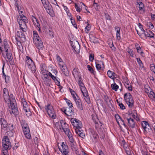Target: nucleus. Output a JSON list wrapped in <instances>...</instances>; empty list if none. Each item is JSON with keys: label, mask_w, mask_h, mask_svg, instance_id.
Listing matches in <instances>:
<instances>
[{"label": "nucleus", "mask_w": 155, "mask_h": 155, "mask_svg": "<svg viewBox=\"0 0 155 155\" xmlns=\"http://www.w3.org/2000/svg\"><path fill=\"white\" fill-rule=\"evenodd\" d=\"M3 96L6 103L10 104L11 110L10 113L13 114L15 116L18 115V112L16 103V101L12 94H9L8 90L5 88L3 90Z\"/></svg>", "instance_id": "obj_1"}, {"label": "nucleus", "mask_w": 155, "mask_h": 155, "mask_svg": "<svg viewBox=\"0 0 155 155\" xmlns=\"http://www.w3.org/2000/svg\"><path fill=\"white\" fill-rule=\"evenodd\" d=\"M3 46L5 51V53L3 52L1 50V48L0 47V50L2 51L3 56L4 58H7L9 61H12V54L9 45L7 41H4Z\"/></svg>", "instance_id": "obj_2"}, {"label": "nucleus", "mask_w": 155, "mask_h": 155, "mask_svg": "<svg viewBox=\"0 0 155 155\" xmlns=\"http://www.w3.org/2000/svg\"><path fill=\"white\" fill-rule=\"evenodd\" d=\"M33 37L34 43L35 46L39 49L42 50L44 47L43 42L36 31H33Z\"/></svg>", "instance_id": "obj_3"}, {"label": "nucleus", "mask_w": 155, "mask_h": 155, "mask_svg": "<svg viewBox=\"0 0 155 155\" xmlns=\"http://www.w3.org/2000/svg\"><path fill=\"white\" fill-rule=\"evenodd\" d=\"M81 93L82 94L84 99L85 102L88 104L91 103L90 97L88 94V91L85 87L83 83H80L79 84Z\"/></svg>", "instance_id": "obj_4"}, {"label": "nucleus", "mask_w": 155, "mask_h": 155, "mask_svg": "<svg viewBox=\"0 0 155 155\" xmlns=\"http://www.w3.org/2000/svg\"><path fill=\"white\" fill-rule=\"evenodd\" d=\"M18 21L20 27V30L22 31L23 32H26L27 29L26 24L28 22L27 18L25 16H23L22 19H18Z\"/></svg>", "instance_id": "obj_5"}, {"label": "nucleus", "mask_w": 155, "mask_h": 155, "mask_svg": "<svg viewBox=\"0 0 155 155\" xmlns=\"http://www.w3.org/2000/svg\"><path fill=\"white\" fill-rule=\"evenodd\" d=\"M25 65L27 67L32 73L35 72L36 68L34 63L30 57L28 56L26 57Z\"/></svg>", "instance_id": "obj_6"}, {"label": "nucleus", "mask_w": 155, "mask_h": 155, "mask_svg": "<svg viewBox=\"0 0 155 155\" xmlns=\"http://www.w3.org/2000/svg\"><path fill=\"white\" fill-rule=\"evenodd\" d=\"M56 125H59L58 128L61 130H63L65 134H66L68 131H70L68 128V125L63 120H60L59 122L56 123Z\"/></svg>", "instance_id": "obj_7"}, {"label": "nucleus", "mask_w": 155, "mask_h": 155, "mask_svg": "<svg viewBox=\"0 0 155 155\" xmlns=\"http://www.w3.org/2000/svg\"><path fill=\"white\" fill-rule=\"evenodd\" d=\"M125 101L128 105L129 107H132L134 106V101L132 96L130 93H126L124 94Z\"/></svg>", "instance_id": "obj_8"}, {"label": "nucleus", "mask_w": 155, "mask_h": 155, "mask_svg": "<svg viewBox=\"0 0 155 155\" xmlns=\"http://www.w3.org/2000/svg\"><path fill=\"white\" fill-rule=\"evenodd\" d=\"M43 6L48 14L51 15L53 13V10L51 5L48 0H41Z\"/></svg>", "instance_id": "obj_9"}, {"label": "nucleus", "mask_w": 155, "mask_h": 155, "mask_svg": "<svg viewBox=\"0 0 155 155\" xmlns=\"http://www.w3.org/2000/svg\"><path fill=\"white\" fill-rule=\"evenodd\" d=\"M45 108L50 117L53 119L55 118L56 115L55 111L52 106L50 104H48L45 106Z\"/></svg>", "instance_id": "obj_10"}, {"label": "nucleus", "mask_w": 155, "mask_h": 155, "mask_svg": "<svg viewBox=\"0 0 155 155\" xmlns=\"http://www.w3.org/2000/svg\"><path fill=\"white\" fill-rule=\"evenodd\" d=\"M2 143L3 148L5 150H8L10 148L11 144L9 141V139L7 136H4L2 140Z\"/></svg>", "instance_id": "obj_11"}, {"label": "nucleus", "mask_w": 155, "mask_h": 155, "mask_svg": "<svg viewBox=\"0 0 155 155\" xmlns=\"http://www.w3.org/2000/svg\"><path fill=\"white\" fill-rule=\"evenodd\" d=\"M71 44L74 50L75 53H79L80 51V46L78 42L77 41H71Z\"/></svg>", "instance_id": "obj_12"}, {"label": "nucleus", "mask_w": 155, "mask_h": 155, "mask_svg": "<svg viewBox=\"0 0 155 155\" xmlns=\"http://www.w3.org/2000/svg\"><path fill=\"white\" fill-rule=\"evenodd\" d=\"M141 125L144 130L147 132L150 133L152 132V130L147 121H143L141 123Z\"/></svg>", "instance_id": "obj_13"}, {"label": "nucleus", "mask_w": 155, "mask_h": 155, "mask_svg": "<svg viewBox=\"0 0 155 155\" xmlns=\"http://www.w3.org/2000/svg\"><path fill=\"white\" fill-rule=\"evenodd\" d=\"M71 122L74 127L77 128H81L82 127V124L81 121L76 119L72 118Z\"/></svg>", "instance_id": "obj_14"}, {"label": "nucleus", "mask_w": 155, "mask_h": 155, "mask_svg": "<svg viewBox=\"0 0 155 155\" xmlns=\"http://www.w3.org/2000/svg\"><path fill=\"white\" fill-rule=\"evenodd\" d=\"M17 36L18 37V38H16V39L20 40L21 41V42H24L26 41V38H25L24 32H22L21 31H18L16 33Z\"/></svg>", "instance_id": "obj_15"}, {"label": "nucleus", "mask_w": 155, "mask_h": 155, "mask_svg": "<svg viewBox=\"0 0 155 155\" xmlns=\"http://www.w3.org/2000/svg\"><path fill=\"white\" fill-rule=\"evenodd\" d=\"M59 67L62 71L63 74L66 76L69 75L68 70L64 63L62 64V65H59Z\"/></svg>", "instance_id": "obj_16"}, {"label": "nucleus", "mask_w": 155, "mask_h": 155, "mask_svg": "<svg viewBox=\"0 0 155 155\" xmlns=\"http://www.w3.org/2000/svg\"><path fill=\"white\" fill-rule=\"evenodd\" d=\"M61 146L62 149L61 150L59 149L60 151L61 152L63 155H67L69 153L68 148V146L64 144V142H63Z\"/></svg>", "instance_id": "obj_17"}, {"label": "nucleus", "mask_w": 155, "mask_h": 155, "mask_svg": "<svg viewBox=\"0 0 155 155\" xmlns=\"http://www.w3.org/2000/svg\"><path fill=\"white\" fill-rule=\"evenodd\" d=\"M21 124L23 133L30 132L29 127L27 123L25 120H22L21 122Z\"/></svg>", "instance_id": "obj_18"}, {"label": "nucleus", "mask_w": 155, "mask_h": 155, "mask_svg": "<svg viewBox=\"0 0 155 155\" xmlns=\"http://www.w3.org/2000/svg\"><path fill=\"white\" fill-rule=\"evenodd\" d=\"M0 121L2 129L4 130L6 129V127L8 124L5 118L4 117H1L0 119Z\"/></svg>", "instance_id": "obj_19"}, {"label": "nucleus", "mask_w": 155, "mask_h": 155, "mask_svg": "<svg viewBox=\"0 0 155 155\" xmlns=\"http://www.w3.org/2000/svg\"><path fill=\"white\" fill-rule=\"evenodd\" d=\"M127 120L128 121V125L130 127L132 128L135 127L136 123L133 119L131 118H127Z\"/></svg>", "instance_id": "obj_20"}, {"label": "nucleus", "mask_w": 155, "mask_h": 155, "mask_svg": "<svg viewBox=\"0 0 155 155\" xmlns=\"http://www.w3.org/2000/svg\"><path fill=\"white\" fill-rule=\"evenodd\" d=\"M76 104L77 108L80 110H83V106L81 101L80 98L74 101Z\"/></svg>", "instance_id": "obj_21"}, {"label": "nucleus", "mask_w": 155, "mask_h": 155, "mask_svg": "<svg viewBox=\"0 0 155 155\" xmlns=\"http://www.w3.org/2000/svg\"><path fill=\"white\" fill-rule=\"evenodd\" d=\"M137 3L139 5V12L141 14H143L145 12L144 10L143 9L144 8V4L141 2H139Z\"/></svg>", "instance_id": "obj_22"}, {"label": "nucleus", "mask_w": 155, "mask_h": 155, "mask_svg": "<svg viewBox=\"0 0 155 155\" xmlns=\"http://www.w3.org/2000/svg\"><path fill=\"white\" fill-rule=\"evenodd\" d=\"M144 34L145 36L146 37H150L151 38H153L154 37V34L152 32L149 30L147 31L146 32L145 31L144 33H142Z\"/></svg>", "instance_id": "obj_23"}, {"label": "nucleus", "mask_w": 155, "mask_h": 155, "mask_svg": "<svg viewBox=\"0 0 155 155\" xmlns=\"http://www.w3.org/2000/svg\"><path fill=\"white\" fill-rule=\"evenodd\" d=\"M72 73L76 80L79 78V77H81L80 75V73L78 71L77 69L74 68L73 71Z\"/></svg>", "instance_id": "obj_24"}, {"label": "nucleus", "mask_w": 155, "mask_h": 155, "mask_svg": "<svg viewBox=\"0 0 155 155\" xmlns=\"http://www.w3.org/2000/svg\"><path fill=\"white\" fill-rule=\"evenodd\" d=\"M70 145L72 150L76 154H78V148L76 145V143L74 142L73 143H71Z\"/></svg>", "instance_id": "obj_25"}, {"label": "nucleus", "mask_w": 155, "mask_h": 155, "mask_svg": "<svg viewBox=\"0 0 155 155\" xmlns=\"http://www.w3.org/2000/svg\"><path fill=\"white\" fill-rule=\"evenodd\" d=\"M101 62L102 63V66H101L100 64L96 63V68L98 71H104L105 68L104 64L102 61H101Z\"/></svg>", "instance_id": "obj_26"}, {"label": "nucleus", "mask_w": 155, "mask_h": 155, "mask_svg": "<svg viewBox=\"0 0 155 155\" xmlns=\"http://www.w3.org/2000/svg\"><path fill=\"white\" fill-rule=\"evenodd\" d=\"M65 134L67 135L71 143H73L74 142V140L73 138L72 135L70 131H68L67 133Z\"/></svg>", "instance_id": "obj_27"}, {"label": "nucleus", "mask_w": 155, "mask_h": 155, "mask_svg": "<svg viewBox=\"0 0 155 155\" xmlns=\"http://www.w3.org/2000/svg\"><path fill=\"white\" fill-rule=\"evenodd\" d=\"M68 113H67V115L68 116H71V117H74V110L72 108H70L69 107L68 110H67Z\"/></svg>", "instance_id": "obj_28"}, {"label": "nucleus", "mask_w": 155, "mask_h": 155, "mask_svg": "<svg viewBox=\"0 0 155 155\" xmlns=\"http://www.w3.org/2000/svg\"><path fill=\"white\" fill-rule=\"evenodd\" d=\"M129 83L130 82L128 80H126V82L124 84V85L126 88L128 89L130 91H132V86Z\"/></svg>", "instance_id": "obj_29"}, {"label": "nucleus", "mask_w": 155, "mask_h": 155, "mask_svg": "<svg viewBox=\"0 0 155 155\" xmlns=\"http://www.w3.org/2000/svg\"><path fill=\"white\" fill-rule=\"evenodd\" d=\"M20 10L19 9V7H18L17 10L19 14V17L18 18V19H22V18L23 17V16H25L23 15V13H24L23 12V10L21 7H20Z\"/></svg>", "instance_id": "obj_30"}, {"label": "nucleus", "mask_w": 155, "mask_h": 155, "mask_svg": "<svg viewBox=\"0 0 155 155\" xmlns=\"http://www.w3.org/2000/svg\"><path fill=\"white\" fill-rule=\"evenodd\" d=\"M21 102L22 103L23 105V106L24 110H25L26 109H28L29 108L27 104V103L25 101V100L24 98H22L21 100Z\"/></svg>", "instance_id": "obj_31"}, {"label": "nucleus", "mask_w": 155, "mask_h": 155, "mask_svg": "<svg viewBox=\"0 0 155 155\" xmlns=\"http://www.w3.org/2000/svg\"><path fill=\"white\" fill-rule=\"evenodd\" d=\"M56 57L58 61V65H62V64L64 63V62L63 61L62 59L57 54L56 55Z\"/></svg>", "instance_id": "obj_32"}, {"label": "nucleus", "mask_w": 155, "mask_h": 155, "mask_svg": "<svg viewBox=\"0 0 155 155\" xmlns=\"http://www.w3.org/2000/svg\"><path fill=\"white\" fill-rule=\"evenodd\" d=\"M7 129H5V130L8 132L9 131H12L14 129L13 124H8V126L7 127Z\"/></svg>", "instance_id": "obj_33"}, {"label": "nucleus", "mask_w": 155, "mask_h": 155, "mask_svg": "<svg viewBox=\"0 0 155 155\" xmlns=\"http://www.w3.org/2000/svg\"><path fill=\"white\" fill-rule=\"evenodd\" d=\"M44 82L45 84H46L47 86H49L51 84V80L49 78H47L44 80Z\"/></svg>", "instance_id": "obj_34"}, {"label": "nucleus", "mask_w": 155, "mask_h": 155, "mask_svg": "<svg viewBox=\"0 0 155 155\" xmlns=\"http://www.w3.org/2000/svg\"><path fill=\"white\" fill-rule=\"evenodd\" d=\"M40 68L41 72L42 73H46V71L45 69V65L44 64H41L40 65Z\"/></svg>", "instance_id": "obj_35"}, {"label": "nucleus", "mask_w": 155, "mask_h": 155, "mask_svg": "<svg viewBox=\"0 0 155 155\" xmlns=\"http://www.w3.org/2000/svg\"><path fill=\"white\" fill-rule=\"evenodd\" d=\"M107 74L108 77L113 79H114V76L115 73L113 71H111L109 70L107 71Z\"/></svg>", "instance_id": "obj_36"}, {"label": "nucleus", "mask_w": 155, "mask_h": 155, "mask_svg": "<svg viewBox=\"0 0 155 155\" xmlns=\"http://www.w3.org/2000/svg\"><path fill=\"white\" fill-rule=\"evenodd\" d=\"M133 113H136V110H134L132 111V113H131V115L132 117H134L135 119L136 120H139V118L138 117V116H137V114L136 113V114H134Z\"/></svg>", "instance_id": "obj_37"}, {"label": "nucleus", "mask_w": 155, "mask_h": 155, "mask_svg": "<svg viewBox=\"0 0 155 155\" xmlns=\"http://www.w3.org/2000/svg\"><path fill=\"white\" fill-rule=\"evenodd\" d=\"M47 34L49 36V37L50 38H53L54 37V33L52 31V29L51 28H49L48 31L47 32Z\"/></svg>", "instance_id": "obj_38"}, {"label": "nucleus", "mask_w": 155, "mask_h": 155, "mask_svg": "<svg viewBox=\"0 0 155 155\" xmlns=\"http://www.w3.org/2000/svg\"><path fill=\"white\" fill-rule=\"evenodd\" d=\"M136 59L139 64V66H140V67L141 68V69H142L143 68V65L142 61L139 58H136Z\"/></svg>", "instance_id": "obj_39"}, {"label": "nucleus", "mask_w": 155, "mask_h": 155, "mask_svg": "<svg viewBox=\"0 0 155 155\" xmlns=\"http://www.w3.org/2000/svg\"><path fill=\"white\" fill-rule=\"evenodd\" d=\"M75 8L76 9V11L78 12H80L81 10V8H80V4H79L74 3Z\"/></svg>", "instance_id": "obj_40"}, {"label": "nucleus", "mask_w": 155, "mask_h": 155, "mask_svg": "<svg viewBox=\"0 0 155 155\" xmlns=\"http://www.w3.org/2000/svg\"><path fill=\"white\" fill-rule=\"evenodd\" d=\"M115 117L116 118L120 119V120L122 122H121V123L125 127H126V125L124 123V120L122 119V118L120 116H119L118 115H117V116H116Z\"/></svg>", "instance_id": "obj_41"}, {"label": "nucleus", "mask_w": 155, "mask_h": 155, "mask_svg": "<svg viewBox=\"0 0 155 155\" xmlns=\"http://www.w3.org/2000/svg\"><path fill=\"white\" fill-rule=\"evenodd\" d=\"M111 87L112 88V89L114 90L115 91H117V89L119 87L115 83L114 84H112L111 85Z\"/></svg>", "instance_id": "obj_42"}, {"label": "nucleus", "mask_w": 155, "mask_h": 155, "mask_svg": "<svg viewBox=\"0 0 155 155\" xmlns=\"http://www.w3.org/2000/svg\"><path fill=\"white\" fill-rule=\"evenodd\" d=\"M127 51L131 57L133 58L134 57L133 51L132 49L128 48L127 49Z\"/></svg>", "instance_id": "obj_43"}, {"label": "nucleus", "mask_w": 155, "mask_h": 155, "mask_svg": "<svg viewBox=\"0 0 155 155\" xmlns=\"http://www.w3.org/2000/svg\"><path fill=\"white\" fill-rule=\"evenodd\" d=\"M154 93L152 91H150L148 94L149 97L151 99H155Z\"/></svg>", "instance_id": "obj_44"}, {"label": "nucleus", "mask_w": 155, "mask_h": 155, "mask_svg": "<svg viewBox=\"0 0 155 155\" xmlns=\"http://www.w3.org/2000/svg\"><path fill=\"white\" fill-rule=\"evenodd\" d=\"M24 110L26 113V115L28 116V117L31 115V112L30 111L29 108H28V109H26L25 110Z\"/></svg>", "instance_id": "obj_45"}, {"label": "nucleus", "mask_w": 155, "mask_h": 155, "mask_svg": "<svg viewBox=\"0 0 155 155\" xmlns=\"http://www.w3.org/2000/svg\"><path fill=\"white\" fill-rule=\"evenodd\" d=\"M25 137L28 139H31V137L30 133V131L28 132H25V133H24Z\"/></svg>", "instance_id": "obj_46"}, {"label": "nucleus", "mask_w": 155, "mask_h": 155, "mask_svg": "<svg viewBox=\"0 0 155 155\" xmlns=\"http://www.w3.org/2000/svg\"><path fill=\"white\" fill-rule=\"evenodd\" d=\"M3 78L5 79L6 83H8L9 82L10 78L8 76L6 75Z\"/></svg>", "instance_id": "obj_47"}, {"label": "nucleus", "mask_w": 155, "mask_h": 155, "mask_svg": "<svg viewBox=\"0 0 155 155\" xmlns=\"http://www.w3.org/2000/svg\"><path fill=\"white\" fill-rule=\"evenodd\" d=\"M66 103L68 106H69V107H73V105L69 100H68L66 101Z\"/></svg>", "instance_id": "obj_48"}, {"label": "nucleus", "mask_w": 155, "mask_h": 155, "mask_svg": "<svg viewBox=\"0 0 155 155\" xmlns=\"http://www.w3.org/2000/svg\"><path fill=\"white\" fill-rule=\"evenodd\" d=\"M94 58V54H90L89 56V60L91 61H93Z\"/></svg>", "instance_id": "obj_49"}, {"label": "nucleus", "mask_w": 155, "mask_h": 155, "mask_svg": "<svg viewBox=\"0 0 155 155\" xmlns=\"http://www.w3.org/2000/svg\"><path fill=\"white\" fill-rule=\"evenodd\" d=\"M87 25H88L85 27V31L87 33H88L89 32V31L90 29V28L89 27V24H88Z\"/></svg>", "instance_id": "obj_50"}, {"label": "nucleus", "mask_w": 155, "mask_h": 155, "mask_svg": "<svg viewBox=\"0 0 155 155\" xmlns=\"http://www.w3.org/2000/svg\"><path fill=\"white\" fill-rule=\"evenodd\" d=\"M143 155H150V153H148L147 150H142L141 151Z\"/></svg>", "instance_id": "obj_51"}, {"label": "nucleus", "mask_w": 155, "mask_h": 155, "mask_svg": "<svg viewBox=\"0 0 155 155\" xmlns=\"http://www.w3.org/2000/svg\"><path fill=\"white\" fill-rule=\"evenodd\" d=\"M136 49L137 50V52L138 53H139L142 56V54H143V51H141V52H140L139 51L141 50V48L139 46L138 47H136Z\"/></svg>", "instance_id": "obj_52"}, {"label": "nucleus", "mask_w": 155, "mask_h": 155, "mask_svg": "<svg viewBox=\"0 0 155 155\" xmlns=\"http://www.w3.org/2000/svg\"><path fill=\"white\" fill-rule=\"evenodd\" d=\"M93 6L94 7L96 10H97L98 9L99 5L97 3H96L94 1L93 3Z\"/></svg>", "instance_id": "obj_53"}, {"label": "nucleus", "mask_w": 155, "mask_h": 155, "mask_svg": "<svg viewBox=\"0 0 155 155\" xmlns=\"http://www.w3.org/2000/svg\"><path fill=\"white\" fill-rule=\"evenodd\" d=\"M125 152L127 155H131V152L129 148H127V149H125Z\"/></svg>", "instance_id": "obj_54"}, {"label": "nucleus", "mask_w": 155, "mask_h": 155, "mask_svg": "<svg viewBox=\"0 0 155 155\" xmlns=\"http://www.w3.org/2000/svg\"><path fill=\"white\" fill-rule=\"evenodd\" d=\"M147 87L146 88L145 87V91L148 94L149 93L150 91H151V89L148 86H147Z\"/></svg>", "instance_id": "obj_55"}, {"label": "nucleus", "mask_w": 155, "mask_h": 155, "mask_svg": "<svg viewBox=\"0 0 155 155\" xmlns=\"http://www.w3.org/2000/svg\"><path fill=\"white\" fill-rule=\"evenodd\" d=\"M87 68H88L89 71H91V72L92 73H93L94 72V70L93 69V68L89 65H87Z\"/></svg>", "instance_id": "obj_56"}, {"label": "nucleus", "mask_w": 155, "mask_h": 155, "mask_svg": "<svg viewBox=\"0 0 155 155\" xmlns=\"http://www.w3.org/2000/svg\"><path fill=\"white\" fill-rule=\"evenodd\" d=\"M119 106L121 109L124 110L125 108V106L122 103H119Z\"/></svg>", "instance_id": "obj_57"}, {"label": "nucleus", "mask_w": 155, "mask_h": 155, "mask_svg": "<svg viewBox=\"0 0 155 155\" xmlns=\"http://www.w3.org/2000/svg\"><path fill=\"white\" fill-rule=\"evenodd\" d=\"M147 25H148L150 29H152L154 27V26L153 24L151 23V22H149L147 24Z\"/></svg>", "instance_id": "obj_58"}, {"label": "nucleus", "mask_w": 155, "mask_h": 155, "mask_svg": "<svg viewBox=\"0 0 155 155\" xmlns=\"http://www.w3.org/2000/svg\"><path fill=\"white\" fill-rule=\"evenodd\" d=\"M138 25L139 28L140 29L142 32L144 33V32H145V31L142 27V25L140 23H139L138 24Z\"/></svg>", "instance_id": "obj_59"}, {"label": "nucleus", "mask_w": 155, "mask_h": 155, "mask_svg": "<svg viewBox=\"0 0 155 155\" xmlns=\"http://www.w3.org/2000/svg\"><path fill=\"white\" fill-rule=\"evenodd\" d=\"M59 80V79L58 78H57L55 80V81H54L55 82V83L56 85H57L58 86H60V82L59 81V80Z\"/></svg>", "instance_id": "obj_60"}, {"label": "nucleus", "mask_w": 155, "mask_h": 155, "mask_svg": "<svg viewBox=\"0 0 155 155\" xmlns=\"http://www.w3.org/2000/svg\"><path fill=\"white\" fill-rule=\"evenodd\" d=\"M73 96V98L74 99V101H75L76 100H77L79 98V97L77 95V94H74V95H72Z\"/></svg>", "instance_id": "obj_61"}, {"label": "nucleus", "mask_w": 155, "mask_h": 155, "mask_svg": "<svg viewBox=\"0 0 155 155\" xmlns=\"http://www.w3.org/2000/svg\"><path fill=\"white\" fill-rule=\"evenodd\" d=\"M7 150H3V152L2 153V155H8Z\"/></svg>", "instance_id": "obj_62"}, {"label": "nucleus", "mask_w": 155, "mask_h": 155, "mask_svg": "<svg viewBox=\"0 0 155 155\" xmlns=\"http://www.w3.org/2000/svg\"><path fill=\"white\" fill-rule=\"evenodd\" d=\"M78 134L79 135V136L83 138L84 137H85V135L81 131V132H79Z\"/></svg>", "instance_id": "obj_63"}, {"label": "nucleus", "mask_w": 155, "mask_h": 155, "mask_svg": "<svg viewBox=\"0 0 155 155\" xmlns=\"http://www.w3.org/2000/svg\"><path fill=\"white\" fill-rule=\"evenodd\" d=\"M71 22L72 24L73 25V26L75 28H77V25L76 24V23H75L74 21H72L71 20Z\"/></svg>", "instance_id": "obj_64"}]
</instances>
